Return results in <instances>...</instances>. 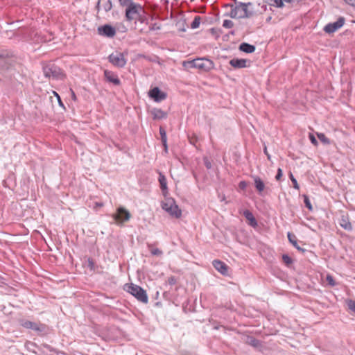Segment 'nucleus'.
I'll use <instances>...</instances> for the list:
<instances>
[{
	"label": "nucleus",
	"mask_w": 355,
	"mask_h": 355,
	"mask_svg": "<svg viewBox=\"0 0 355 355\" xmlns=\"http://www.w3.org/2000/svg\"><path fill=\"white\" fill-rule=\"evenodd\" d=\"M184 68H196L203 71H209L214 69V62L207 57L198 58L191 60H185L182 62Z\"/></svg>",
	"instance_id": "nucleus-1"
},
{
	"label": "nucleus",
	"mask_w": 355,
	"mask_h": 355,
	"mask_svg": "<svg viewBox=\"0 0 355 355\" xmlns=\"http://www.w3.org/2000/svg\"><path fill=\"white\" fill-rule=\"evenodd\" d=\"M236 6H234L232 4H227L226 6H230L232 8L231 11L228 16L231 18H249L252 15V12L249 11L248 6H252L251 2L242 3L234 0Z\"/></svg>",
	"instance_id": "nucleus-2"
},
{
	"label": "nucleus",
	"mask_w": 355,
	"mask_h": 355,
	"mask_svg": "<svg viewBox=\"0 0 355 355\" xmlns=\"http://www.w3.org/2000/svg\"><path fill=\"white\" fill-rule=\"evenodd\" d=\"M42 71L46 78L53 80H64L66 77L63 70L52 62H48L43 64Z\"/></svg>",
	"instance_id": "nucleus-3"
},
{
	"label": "nucleus",
	"mask_w": 355,
	"mask_h": 355,
	"mask_svg": "<svg viewBox=\"0 0 355 355\" xmlns=\"http://www.w3.org/2000/svg\"><path fill=\"white\" fill-rule=\"evenodd\" d=\"M142 12H144L143 8L139 4L135 3L126 8L125 18L129 21L133 19H138L143 22L144 17L141 16Z\"/></svg>",
	"instance_id": "nucleus-4"
},
{
	"label": "nucleus",
	"mask_w": 355,
	"mask_h": 355,
	"mask_svg": "<svg viewBox=\"0 0 355 355\" xmlns=\"http://www.w3.org/2000/svg\"><path fill=\"white\" fill-rule=\"evenodd\" d=\"M162 207L168 212L171 216L178 218L182 215V211L176 205L175 201L172 198L165 199L162 203Z\"/></svg>",
	"instance_id": "nucleus-5"
},
{
	"label": "nucleus",
	"mask_w": 355,
	"mask_h": 355,
	"mask_svg": "<svg viewBox=\"0 0 355 355\" xmlns=\"http://www.w3.org/2000/svg\"><path fill=\"white\" fill-rule=\"evenodd\" d=\"M128 52L114 51L107 58L108 61L114 67L118 68H123L126 63Z\"/></svg>",
	"instance_id": "nucleus-6"
},
{
	"label": "nucleus",
	"mask_w": 355,
	"mask_h": 355,
	"mask_svg": "<svg viewBox=\"0 0 355 355\" xmlns=\"http://www.w3.org/2000/svg\"><path fill=\"white\" fill-rule=\"evenodd\" d=\"M128 291L138 301L147 304L148 302L146 291L141 286L131 284L128 286Z\"/></svg>",
	"instance_id": "nucleus-7"
},
{
	"label": "nucleus",
	"mask_w": 355,
	"mask_h": 355,
	"mask_svg": "<svg viewBox=\"0 0 355 355\" xmlns=\"http://www.w3.org/2000/svg\"><path fill=\"white\" fill-rule=\"evenodd\" d=\"M14 59L12 55L7 51H0V68L3 69H9L13 65Z\"/></svg>",
	"instance_id": "nucleus-8"
},
{
	"label": "nucleus",
	"mask_w": 355,
	"mask_h": 355,
	"mask_svg": "<svg viewBox=\"0 0 355 355\" xmlns=\"http://www.w3.org/2000/svg\"><path fill=\"white\" fill-rule=\"evenodd\" d=\"M19 324L26 329H33L37 332H44L46 328V325L44 324L31 322L25 319H21Z\"/></svg>",
	"instance_id": "nucleus-9"
},
{
	"label": "nucleus",
	"mask_w": 355,
	"mask_h": 355,
	"mask_svg": "<svg viewBox=\"0 0 355 355\" xmlns=\"http://www.w3.org/2000/svg\"><path fill=\"white\" fill-rule=\"evenodd\" d=\"M98 34L101 36L112 38L115 36L116 31L114 27L110 24L100 26L97 28Z\"/></svg>",
	"instance_id": "nucleus-10"
},
{
	"label": "nucleus",
	"mask_w": 355,
	"mask_h": 355,
	"mask_svg": "<svg viewBox=\"0 0 355 355\" xmlns=\"http://www.w3.org/2000/svg\"><path fill=\"white\" fill-rule=\"evenodd\" d=\"M345 19L343 17H340L336 21L327 24L323 28L326 33H334L340 28L345 24Z\"/></svg>",
	"instance_id": "nucleus-11"
},
{
	"label": "nucleus",
	"mask_w": 355,
	"mask_h": 355,
	"mask_svg": "<svg viewBox=\"0 0 355 355\" xmlns=\"http://www.w3.org/2000/svg\"><path fill=\"white\" fill-rule=\"evenodd\" d=\"M131 217L130 213L124 207H119L116 210V214L113 216V218L118 223H124L128 221Z\"/></svg>",
	"instance_id": "nucleus-12"
},
{
	"label": "nucleus",
	"mask_w": 355,
	"mask_h": 355,
	"mask_svg": "<svg viewBox=\"0 0 355 355\" xmlns=\"http://www.w3.org/2000/svg\"><path fill=\"white\" fill-rule=\"evenodd\" d=\"M148 96L150 98L153 99L155 102H161L165 100L167 97L166 93L162 92L159 87H155L150 89L148 92Z\"/></svg>",
	"instance_id": "nucleus-13"
},
{
	"label": "nucleus",
	"mask_w": 355,
	"mask_h": 355,
	"mask_svg": "<svg viewBox=\"0 0 355 355\" xmlns=\"http://www.w3.org/2000/svg\"><path fill=\"white\" fill-rule=\"evenodd\" d=\"M104 76L106 81L114 84V85H119L121 80L118 76L113 71L105 69L104 71Z\"/></svg>",
	"instance_id": "nucleus-14"
},
{
	"label": "nucleus",
	"mask_w": 355,
	"mask_h": 355,
	"mask_svg": "<svg viewBox=\"0 0 355 355\" xmlns=\"http://www.w3.org/2000/svg\"><path fill=\"white\" fill-rule=\"evenodd\" d=\"M229 63L234 69H242L249 67L247 63L250 64V61L247 59L233 58Z\"/></svg>",
	"instance_id": "nucleus-15"
},
{
	"label": "nucleus",
	"mask_w": 355,
	"mask_h": 355,
	"mask_svg": "<svg viewBox=\"0 0 355 355\" xmlns=\"http://www.w3.org/2000/svg\"><path fill=\"white\" fill-rule=\"evenodd\" d=\"M339 225L345 230L352 231V225L349 221V218L348 214H342L340 218L339 219Z\"/></svg>",
	"instance_id": "nucleus-16"
},
{
	"label": "nucleus",
	"mask_w": 355,
	"mask_h": 355,
	"mask_svg": "<svg viewBox=\"0 0 355 355\" xmlns=\"http://www.w3.org/2000/svg\"><path fill=\"white\" fill-rule=\"evenodd\" d=\"M212 264L215 269L220 272L222 275H227L228 272V266L224 262L216 259L214 260Z\"/></svg>",
	"instance_id": "nucleus-17"
},
{
	"label": "nucleus",
	"mask_w": 355,
	"mask_h": 355,
	"mask_svg": "<svg viewBox=\"0 0 355 355\" xmlns=\"http://www.w3.org/2000/svg\"><path fill=\"white\" fill-rule=\"evenodd\" d=\"M150 114L153 120H161L163 119H166L168 116L167 112L159 108H153L150 110Z\"/></svg>",
	"instance_id": "nucleus-18"
},
{
	"label": "nucleus",
	"mask_w": 355,
	"mask_h": 355,
	"mask_svg": "<svg viewBox=\"0 0 355 355\" xmlns=\"http://www.w3.org/2000/svg\"><path fill=\"white\" fill-rule=\"evenodd\" d=\"M243 215L248 220V225L252 227H256L258 225L257 221L252 213L248 210L245 209L243 211Z\"/></svg>",
	"instance_id": "nucleus-19"
},
{
	"label": "nucleus",
	"mask_w": 355,
	"mask_h": 355,
	"mask_svg": "<svg viewBox=\"0 0 355 355\" xmlns=\"http://www.w3.org/2000/svg\"><path fill=\"white\" fill-rule=\"evenodd\" d=\"M104 0H98L96 5V8L99 10L101 6L103 7L105 12H107L112 8V2L111 0H107L103 2Z\"/></svg>",
	"instance_id": "nucleus-20"
},
{
	"label": "nucleus",
	"mask_w": 355,
	"mask_h": 355,
	"mask_svg": "<svg viewBox=\"0 0 355 355\" xmlns=\"http://www.w3.org/2000/svg\"><path fill=\"white\" fill-rule=\"evenodd\" d=\"M254 182V187L259 193L261 195V193L265 189V184L263 182V180L259 177V176H254L253 177Z\"/></svg>",
	"instance_id": "nucleus-21"
},
{
	"label": "nucleus",
	"mask_w": 355,
	"mask_h": 355,
	"mask_svg": "<svg viewBox=\"0 0 355 355\" xmlns=\"http://www.w3.org/2000/svg\"><path fill=\"white\" fill-rule=\"evenodd\" d=\"M239 50L241 51H243V52H245V53H252L256 49V48H255V46L254 45L246 43V42L241 43L239 45Z\"/></svg>",
	"instance_id": "nucleus-22"
},
{
	"label": "nucleus",
	"mask_w": 355,
	"mask_h": 355,
	"mask_svg": "<svg viewBox=\"0 0 355 355\" xmlns=\"http://www.w3.org/2000/svg\"><path fill=\"white\" fill-rule=\"evenodd\" d=\"M287 236H288V241L291 243H292V245L299 251H302V252H304V249H302L301 248L299 245H298V243H297V239L296 237V236L293 234V233H291V232H288L287 234Z\"/></svg>",
	"instance_id": "nucleus-23"
},
{
	"label": "nucleus",
	"mask_w": 355,
	"mask_h": 355,
	"mask_svg": "<svg viewBox=\"0 0 355 355\" xmlns=\"http://www.w3.org/2000/svg\"><path fill=\"white\" fill-rule=\"evenodd\" d=\"M158 180L160 184V188L163 193L165 191H167L168 187H167V182L166 178L165 175L162 173H159V178Z\"/></svg>",
	"instance_id": "nucleus-24"
},
{
	"label": "nucleus",
	"mask_w": 355,
	"mask_h": 355,
	"mask_svg": "<svg viewBox=\"0 0 355 355\" xmlns=\"http://www.w3.org/2000/svg\"><path fill=\"white\" fill-rule=\"evenodd\" d=\"M246 343L250 346L255 347V348H257V347H259L261 346V341L252 336H248L247 338Z\"/></svg>",
	"instance_id": "nucleus-25"
},
{
	"label": "nucleus",
	"mask_w": 355,
	"mask_h": 355,
	"mask_svg": "<svg viewBox=\"0 0 355 355\" xmlns=\"http://www.w3.org/2000/svg\"><path fill=\"white\" fill-rule=\"evenodd\" d=\"M159 134L162 145L164 146L166 152L167 151V137L165 129L163 127H159Z\"/></svg>",
	"instance_id": "nucleus-26"
},
{
	"label": "nucleus",
	"mask_w": 355,
	"mask_h": 355,
	"mask_svg": "<svg viewBox=\"0 0 355 355\" xmlns=\"http://www.w3.org/2000/svg\"><path fill=\"white\" fill-rule=\"evenodd\" d=\"M201 18L200 16H196L191 24V28L192 29H196L199 27L200 24Z\"/></svg>",
	"instance_id": "nucleus-27"
},
{
	"label": "nucleus",
	"mask_w": 355,
	"mask_h": 355,
	"mask_svg": "<svg viewBox=\"0 0 355 355\" xmlns=\"http://www.w3.org/2000/svg\"><path fill=\"white\" fill-rule=\"evenodd\" d=\"M85 266H87L91 271H95V262L94 261L89 257L85 263Z\"/></svg>",
	"instance_id": "nucleus-28"
},
{
	"label": "nucleus",
	"mask_w": 355,
	"mask_h": 355,
	"mask_svg": "<svg viewBox=\"0 0 355 355\" xmlns=\"http://www.w3.org/2000/svg\"><path fill=\"white\" fill-rule=\"evenodd\" d=\"M268 3L269 5L277 8H282L284 6V3L282 0H268Z\"/></svg>",
	"instance_id": "nucleus-29"
},
{
	"label": "nucleus",
	"mask_w": 355,
	"mask_h": 355,
	"mask_svg": "<svg viewBox=\"0 0 355 355\" xmlns=\"http://www.w3.org/2000/svg\"><path fill=\"white\" fill-rule=\"evenodd\" d=\"M345 302L347 305L348 309L355 313V300H347Z\"/></svg>",
	"instance_id": "nucleus-30"
},
{
	"label": "nucleus",
	"mask_w": 355,
	"mask_h": 355,
	"mask_svg": "<svg viewBox=\"0 0 355 355\" xmlns=\"http://www.w3.org/2000/svg\"><path fill=\"white\" fill-rule=\"evenodd\" d=\"M303 198H304V202L305 204V206L309 210V211H312L313 210V207L311 205V203L310 202V200H309V198L308 196L306 195H303Z\"/></svg>",
	"instance_id": "nucleus-31"
},
{
	"label": "nucleus",
	"mask_w": 355,
	"mask_h": 355,
	"mask_svg": "<svg viewBox=\"0 0 355 355\" xmlns=\"http://www.w3.org/2000/svg\"><path fill=\"white\" fill-rule=\"evenodd\" d=\"M282 260L284 263L288 266L293 263V259L288 254H283Z\"/></svg>",
	"instance_id": "nucleus-32"
},
{
	"label": "nucleus",
	"mask_w": 355,
	"mask_h": 355,
	"mask_svg": "<svg viewBox=\"0 0 355 355\" xmlns=\"http://www.w3.org/2000/svg\"><path fill=\"white\" fill-rule=\"evenodd\" d=\"M318 137L324 144H329L330 142L329 139L322 133H318Z\"/></svg>",
	"instance_id": "nucleus-33"
},
{
	"label": "nucleus",
	"mask_w": 355,
	"mask_h": 355,
	"mask_svg": "<svg viewBox=\"0 0 355 355\" xmlns=\"http://www.w3.org/2000/svg\"><path fill=\"white\" fill-rule=\"evenodd\" d=\"M289 178L293 184V187L295 189H300V187H299V184L297 183V180L294 178L293 175L292 174V173L291 172L290 174H289Z\"/></svg>",
	"instance_id": "nucleus-34"
},
{
	"label": "nucleus",
	"mask_w": 355,
	"mask_h": 355,
	"mask_svg": "<svg viewBox=\"0 0 355 355\" xmlns=\"http://www.w3.org/2000/svg\"><path fill=\"white\" fill-rule=\"evenodd\" d=\"M326 281L327 282L328 284L330 285L331 286H334L336 284L334 277L331 275H327Z\"/></svg>",
	"instance_id": "nucleus-35"
},
{
	"label": "nucleus",
	"mask_w": 355,
	"mask_h": 355,
	"mask_svg": "<svg viewBox=\"0 0 355 355\" xmlns=\"http://www.w3.org/2000/svg\"><path fill=\"white\" fill-rule=\"evenodd\" d=\"M223 26L226 28H231L234 26V23L230 19H225L223 21Z\"/></svg>",
	"instance_id": "nucleus-36"
},
{
	"label": "nucleus",
	"mask_w": 355,
	"mask_h": 355,
	"mask_svg": "<svg viewBox=\"0 0 355 355\" xmlns=\"http://www.w3.org/2000/svg\"><path fill=\"white\" fill-rule=\"evenodd\" d=\"M119 2L121 6L128 7L130 4L135 3L132 0H119Z\"/></svg>",
	"instance_id": "nucleus-37"
},
{
	"label": "nucleus",
	"mask_w": 355,
	"mask_h": 355,
	"mask_svg": "<svg viewBox=\"0 0 355 355\" xmlns=\"http://www.w3.org/2000/svg\"><path fill=\"white\" fill-rule=\"evenodd\" d=\"M150 252L153 255H155V256H160L162 254V251L160 250L158 248H154V249H152L150 250Z\"/></svg>",
	"instance_id": "nucleus-38"
},
{
	"label": "nucleus",
	"mask_w": 355,
	"mask_h": 355,
	"mask_svg": "<svg viewBox=\"0 0 355 355\" xmlns=\"http://www.w3.org/2000/svg\"><path fill=\"white\" fill-rule=\"evenodd\" d=\"M283 175V172H282V170L279 168L277 169V174H276V176H275V180H277V181H279L281 180V178Z\"/></svg>",
	"instance_id": "nucleus-39"
},
{
	"label": "nucleus",
	"mask_w": 355,
	"mask_h": 355,
	"mask_svg": "<svg viewBox=\"0 0 355 355\" xmlns=\"http://www.w3.org/2000/svg\"><path fill=\"white\" fill-rule=\"evenodd\" d=\"M168 284H170L171 286L175 285L177 283L176 277L174 276H171L168 279Z\"/></svg>",
	"instance_id": "nucleus-40"
},
{
	"label": "nucleus",
	"mask_w": 355,
	"mask_h": 355,
	"mask_svg": "<svg viewBox=\"0 0 355 355\" xmlns=\"http://www.w3.org/2000/svg\"><path fill=\"white\" fill-rule=\"evenodd\" d=\"M248 186V182H245V181H241L239 184V189H242V190H244L246 189Z\"/></svg>",
	"instance_id": "nucleus-41"
},
{
	"label": "nucleus",
	"mask_w": 355,
	"mask_h": 355,
	"mask_svg": "<svg viewBox=\"0 0 355 355\" xmlns=\"http://www.w3.org/2000/svg\"><path fill=\"white\" fill-rule=\"evenodd\" d=\"M309 139H310V140H311V143H312L313 145H315V146L318 145V141H317V139H315V137L312 134H310V135H309Z\"/></svg>",
	"instance_id": "nucleus-42"
},
{
	"label": "nucleus",
	"mask_w": 355,
	"mask_h": 355,
	"mask_svg": "<svg viewBox=\"0 0 355 355\" xmlns=\"http://www.w3.org/2000/svg\"><path fill=\"white\" fill-rule=\"evenodd\" d=\"M347 4L355 6V0H344Z\"/></svg>",
	"instance_id": "nucleus-43"
},
{
	"label": "nucleus",
	"mask_w": 355,
	"mask_h": 355,
	"mask_svg": "<svg viewBox=\"0 0 355 355\" xmlns=\"http://www.w3.org/2000/svg\"><path fill=\"white\" fill-rule=\"evenodd\" d=\"M263 152L264 153L266 154V155L267 156L268 159H270V154L268 153V150H267V148L265 147L264 149H263Z\"/></svg>",
	"instance_id": "nucleus-44"
},
{
	"label": "nucleus",
	"mask_w": 355,
	"mask_h": 355,
	"mask_svg": "<svg viewBox=\"0 0 355 355\" xmlns=\"http://www.w3.org/2000/svg\"><path fill=\"white\" fill-rule=\"evenodd\" d=\"M205 166H206V167H207V168H211V163H210V162H205Z\"/></svg>",
	"instance_id": "nucleus-45"
},
{
	"label": "nucleus",
	"mask_w": 355,
	"mask_h": 355,
	"mask_svg": "<svg viewBox=\"0 0 355 355\" xmlns=\"http://www.w3.org/2000/svg\"><path fill=\"white\" fill-rule=\"evenodd\" d=\"M71 94H72V98L73 100H76V94H75L74 92L72 89H71Z\"/></svg>",
	"instance_id": "nucleus-46"
},
{
	"label": "nucleus",
	"mask_w": 355,
	"mask_h": 355,
	"mask_svg": "<svg viewBox=\"0 0 355 355\" xmlns=\"http://www.w3.org/2000/svg\"><path fill=\"white\" fill-rule=\"evenodd\" d=\"M58 103H59V105H60V106H62V107H64V104H63V103L62 102L61 98H58Z\"/></svg>",
	"instance_id": "nucleus-47"
},
{
	"label": "nucleus",
	"mask_w": 355,
	"mask_h": 355,
	"mask_svg": "<svg viewBox=\"0 0 355 355\" xmlns=\"http://www.w3.org/2000/svg\"><path fill=\"white\" fill-rule=\"evenodd\" d=\"M282 2L284 3V2H287V3H291L293 1V0H282Z\"/></svg>",
	"instance_id": "nucleus-48"
},
{
	"label": "nucleus",
	"mask_w": 355,
	"mask_h": 355,
	"mask_svg": "<svg viewBox=\"0 0 355 355\" xmlns=\"http://www.w3.org/2000/svg\"><path fill=\"white\" fill-rule=\"evenodd\" d=\"M53 94H55V97H57V98H60V96L58 95V93H56L55 92H53Z\"/></svg>",
	"instance_id": "nucleus-49"
},
{
	"label": "nucleus",
	"mask_w": 355,
	"mask_h": 355,
	"mask_svg": "<svg viewBox=\"0 0 355 355\" xmlns=\"http://www.w3.org/2000/svg\"><path fill=\"white\" fill-rule=\"evenodd\" d=\"M191 1H193L194 0H190Z\"/></svg>",
	"instance_id": "nucleus-50"
}]
</instances>
